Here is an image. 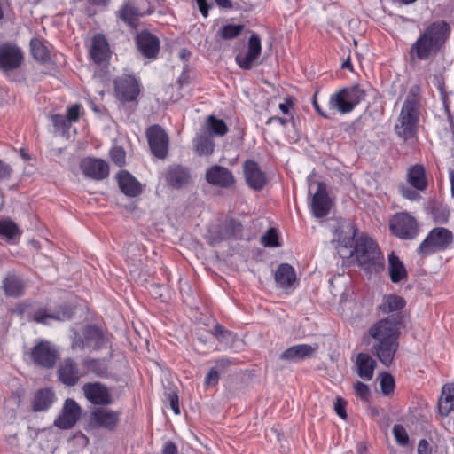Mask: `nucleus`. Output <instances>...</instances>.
Instances as JSON below:
<instances>
[{"mask_svg":"<svg viewBox=\"0 0 454 454\" xmlns=\"http://www.w3.org/2000/svg\"><path fill=\"white\" fill-rule=\"evenodd\" d=\"M109 52V44L106 38L100 34L94 35L90 51L92 60L97 64H101L107 60Z\"/></svg>","mask_w":454,"mask_h":454,"instance_id":"obj_24","label":"nucleus"},{"mask_svg":"<svg viewBox=\"0 0 454 454\" xmlns=\"http://www.w3.org/2000/svg\"><path fill=\"white\" fill-rule=\"evenodd\" d=\"M243 29H244L243 25L227 24V25H224L219 30L218 33H219L221 38L229 40V39L236 38L238 35H239V34L242 32Z\"/></svg>","mask_w":454,"mask_h":454,"instance_id":"obj_40","label":"nucleus"},{"mask_svg":"<svg viewBox=\"0 0 454 454\" xmlns=\"http://www.w3.org/2000/svg\"><path fill=\"white\" fill-rule=\"evenodd\" d=\"M161 454H178L176 445L171 441L167 442L163 446Z\"/></svg>","mask_w":454,"mask_h":454,"instance_id":"obj_59","label":"nucleus"},{"mask_svg":"<svg viewBox=\"0 0 454 454\" xmlns=\"http://www.w3.org/2000/svg\"><path fill=\"white\" fill-rule=\"evenodd\" d=\"M206 180L208 184L221 188H229L235 183L233 174L225 167L215 165L206 171Z\"/></svg>","mask_w":454,"mask_h":454,"instance_id":"obj_18","label":"nucleus"},{"mask_svg":"<svg viewBox=\"0 0 454 454\" xmlns=\"http://www.w3.org/2000/svg\"><path fill=\"white\" fill-rule=\"evenodd\" d=\"M243 171L246 183L250 188L255 191L264 188L267 183L265 173L254 160H246L243 164Z\"/></svg>","mask_w":454,"mask_h":454,"instance_id":"obj_16","label":"nucleus"},{"mask_svg":"<svg viewBox=\"0 0 454 454\" xmlns=\"http://www.w3.org/2000/svg\"><path fill=\"white\" fill-rule=\"evenodd\" d=\"M220 380V372L216 368H210L205 376L206 387L216 386Z\"/></svg>","mask_w":454,"mask_h":454,"instance_id":"obj_50","label":"nucleus"},{"mask_svg":"<svg viewBox=\"0 0 454 454\" xmlns=\"http://www.w3.org/2000/svg\"><path fill=\"white\" fill-rule=\"evenodd\" d=\"M380 389L384 395H389L395 389V380L388 372H382L380 374Z\"/></svg>","mask_w":454,"mask_h":454,"instance_id":"obj_44","label":"nucleus"},{"mask_svg":"<svg viewBox=\"0 0 454 454\" xmlns=\"http://www.w3.org/2000/svg\"><path fill=\"white\" fill-rule=\"evenodd\" d=\"M91 420L99 427L114 431L120 421V412L107 408H96L91 412Z\"/></svg>","mask_w":454,"mask_h":454,"instance_id":"obj_20","label":"nucleus"},{"mask_svg":"<svg viewBox=\"0 0 454 454\" xmlns=\"http://www.w3.org/2000/svg\"><path fill=\"white\" fill-rule=\"evenodd\" d=\"M25 286H3L4 293L8 296L17 297L24 293Z\"/></svg>","mask_w":454,"mask_h":454,"instance_id":"obj_55","label":"nucleus"},{"mask_svg":"<svg viewBox=\"0 0 454 454\" xmlns=\"http://www.w3.org/2000/svg\"><path fill=\"white\" fill-rule=\"evenodd\" d=\"M81 407L74 399L66 400L61 414L55 419L54 426L60 429L72 428L81 417Z\"/></svg>","mask_w":454,"mask_h":454,"instance_id":"obj_12","label":"nucleus"},{"mask_svg":"<svg viewBox=\"0 0 454 454\" xmlns=\"http://www.w3.org/2000/svg\"><path fill=\"white\" fill-rule=\"evenodd\" d=\"M417 87L411 88L403 107L401 109L398 122L395 127L397 136L404 141L416 137L419 120V100L417 95Z\"/></svg>","mask_w":454,"mask_h":454,"instance_id":"obj_4","label":"nucleus"},{"mask_svg":"<svg viewBox=\"0 0 454 454\" xmlns=\"http://www.w3.org/2000/svg\"><path fill=\"white\" fill-rule=\"evenodd\" d=\"M120 190L129 197H136L141 193L140 183L128 171L121 170L117 175Z\"/></svg>","mask_w":454,"mask_h":454,"instance_id":"obj_25","label":"nucleus"},{"mask_svg":"<svg viewBox=\"0 0 454 454\" xmlns=\"http://www.w3.org/2000/svg\"><path fill=\"white\" fill-rule=\"evenodd\" d=\"M393 434L399 445L404 447L409 444L408 434L402 425L396 424L393 427Z\"/></svg>","mask_w":454,"mask_h":454,"instance_id":"obj_45","label":"nucleus"},{"mask_svg":"<svg viewBox=\"0 0 454 454\" xmlns=\"http://www.w3.org/2000/svg\"><path fill=\"white\" fill-rule=\"evenodd\" d=\"M51 120L57 132H61L63 135L68 133L71 123L66 116L62 114H52Z\"/></svg>","mask_w":454,"mask_h":454,"instance_id":"obj_42","label":"nucleus"},{"mask_svg":"<svg viewBox=\"0 0 454 454\" xmlns=\"http://www.w3.org/2000/svg\"><path fill=\"white\" fill-rule=\"evenodd\" d=\"M117 98L122 102H130L139 94V84L137 79L131 75H123L114 81Z\"/></svg>","mask_w":454,"mask_h":454,"instance_id":"obj_13","label":"nucleus"},{"mask_svg":"<svg viewBox=\"0 0 454 454\" xmlns=\"http://www.w3.org/2000/svg\"><path fill=\"white\" fill-rule=\"evenodd\" d=\"M434 221L437 223L444 224L447 223L450 217V212L448 209H437L434 213Z\"/></svg>","mask_w":454,"mask_h":454,"instance_id":"obj_54","label":"nucleus"},{"mask_svg":"<svg viewBox=\"0 0 454 454\" xmlns=\"http://www.w3.org/2000/svg\"><path fill=\"white\" fill-rule=\"evenodd\" d=\"M135 41L137 50L145 58H156L160 51V40L156 35L144 30L137 33Z\"/></svg>","mask_w":454,"mask_h":454,"instance_id":"obj_15","label":"nucleus"},{"mask_svg":"<svg viewBox=\"0 0 454 454\" xmlns=\"http://www.w3.org/2000/svg\"><path fill=\"white\" fill-rule=\"evenodd\" d=\"M83 335L86 346L91 347L95 350L103 348L106 344L103 332L95 325H87Z\"/></svg>","mask_w":454,"mask_h":454,"instance_id":"obj_28","label":"nucleus"},{"mask_svg":"<svg viewBox=\"0 0 454 454\" xmlns=\"http://www.w3.org/2000/svg\"><path fill=\"white\" fill-rule=\"evenodd\" d=\"M80 167L84 176L95 180H103L109 175V166L101 159H83Z\"/></svg>","mask_w":454,"mask_h":454,"instance_id":"obj_17","label":"nucleus"},{"mask_svg":"<svg viewBox=\"0 0 454 454\" xmlns=\"http://www.w3.org/2000/svg\"><path fill=\"white\" fill-rule=\"evenodd\" d=\"M196 2L200 9V12L205 18H207L209 10V5L207 4V0H196Z\"/></svg>","mask_w":454,"mask_h":454,"instance_id":"obj_62","label":"nucleus"},{"mask_svg":"<svg viewBox=\"0 0 454 454\" xmlns=\"http://www.w3.org/2000/svg\"><path fill=\"white\" fill-rule=\"evenodd\" d=\"M262 54V43L260 36L253 33L245 51H239L235 56L236 64L242 70H250L256 65L257 59Z\"/></svg>","mask_w":454,"mask_h":454,"instance_id":"obj_8","label":"nucleus"},{"mask_svg":"<svg viewBox=\"0 0 454 454\" xmlns=\"http://www.w3.org/2000/svg\"><path fill=\"white\" fill-rule=\"evenodd\" d=\"M418 454H430L431 450L427 440L421 439L418 444Z\"/></svg>","mask_w":454,"mask_h":454,"instance_id":"obj_60","label":"nucleus"},{"mask_svg":"<svg viewBox=\"0 0 454 454\" xmlns=\"http://www.w3.org/2000/svg\"><path fill=\"white\" fill-rule=\"evenodd\" d=\"M55 400V394L50 388H42L35 392L32 402V410L35 412L47 411Z\"/></svg>","mask_w":454,"mask_h":454,"instance_id":"obj_30","label":"nucleus"},{"mask_svg":"<svg viewBox=\"0 0 454 454\" xmlns=\"http://www.w3.org/2000/svg\"><path fill=\"white\" fill-rule=\"evenodd\" d=\"M18 231V226L12 221H0V236L12 239L15 237Z\"/></svg>","mask_w":454,"mask_h":454,"instance_id":"obj_43","label":"nucleus"},{"mask_svg":"<svg viewBox=\"0 0 454 454\" xmlns=\"http://www.w3.org/2000/svg\"><path fill=\"white\" fill-rule=\"evenodd\" d=\"M80 109L81 106L79 104H74L67 109V119L72 124L76 122L80 117Z\"/></svg>","mask_w":454,"mask_h":454,"instance_id":"obj_52","label":"nucleus"},{"mask_svg":"<svg viewBox=\"0 0 454 454\" xmlns=\"http://www.w3.org/2000/svg\"><path fill=\"white\" fill-rule=\"evenodd\" d=\"M399 189H400V192H401L402 195L405 199H408L410 200L415 201V200H418L420 198V195H419V193L417 191H415V190H413V189H411V188H410L408 186H405V185L403 184V185H401L399 187Z\"/></svg>","mask_w":454,"mask_h":454,"instance_id":"obj_53","label":"nucleus"},{"mask_svg":"<svg viewBox=\"0 0 454 454\" xmlns=\"http://www.w3.org/2000/svg\"><path fill=\"white\" fill-rule=\"evenodd\" d=\"M206 131L210 137H223L227 134L229 129L222 119H218L214 115H209L205 123Z\"/></svg>","mask_w":454,"mask_h":454,"instance_id":"obj_35","label":"nucleus"},{"mask_svg":"<svg viewBox=\"0 0 454 454\" xmlns=\"http://www.w3.org/2000/svg\"><path fill=\"white\" fill-rule=\"evenodd\" d=\"M355 365L359 378L364 380H371L373 378L377 363L370 354H357Z\"/></svg>","mask_w":454,"mask_h":454,"instance_id":"obj_23","label":"nucleus"},{"mask_svg":"<svg viewBox=\"0 0 454 454\" xmlns=\"http://www.w3.org/2000/svg\"><path fill=\"white\" fill-rule=\"evenodd\" d=\"M146 137L152 153L159 158L164 159L168 149V136L159 125H153L146 130Z\"/></svg>","mask_w":454,"mask_h":454,"instance_id":"obj_10","label":"nucleus"},{"mask_svg":"<svg viewBox=\"0 0 454 454\" xmlns=\"http://www.w3.org/2000/svg\"><path fill=\"white\" fill-rule=\"evenodd\" d=\"M291 98H286L284 103L279 104V109L284 114H288L292 106Z\"/></svg>","mask_w":454,"mask_h":454,"instance_id":"obj_64","label":"nucleus"},{"mask_svg":"<svg viewBox=\"0 0 454 454\" xmlns=\"http://www.w3.org/2000/svg\"><path fill=\"white\" fill-rule=\"evenodd\" d=\"M71 317L72 313L70 311L49 313L45 309H39L34 312L33 320L39 324L48 325L49 319L64 321L66 319L71 318Z\"/></svg>","mask_w":454,"mask_h":454,"instance_id":"obj_34","label":"nucleus"},{"mask_svg":"<svg viewBox=\"0 0 454 454\" xmlns=\"http://www.w3.org/2000/svg\"><path fill=\"white\" fill-rule=\"evenodd\" d=\"M31 53L33 57L43 63L50 60V52L47 47L37 38L30 41Z\"/></svg>","mask_w":454,"mask_h":454,"instance_id":"obj_38","label":"nucleus"},{"mask_svg":"<svg viewBox=\"0 0 454 454\" xmlns=\"http://www.w3.org/2000/svg\"><path fill=\"white\" fill-rule=\"evenodd\" d=\"M438 409L442 417H447L451 411H454V383L442 387Z\"/></svg>","mask_w":454,"mask_h":454,"instance_id":"obj_31","label":"nucleus"},{"mask_svg":"<svg viewBox=\"0 0 454 454\" xmlns=\"http://www.w3.org/2000/svg\"><path fill=\"white\" fill-rule=\"evenodd\" d=\"M30 358L35 365L51 369L54 367L59 353L50 341L42 340L31 349Z\"/></svg>","mask_w":454,"mask_h":454,"instance_id":"obj_9","label":"nucleus"},{"mask_svg":"<svg viewBox=\"0 0 454 454\" xmlns=\"http://www.w3.org/2000/svg\"><path fill=\"white\" fill-rule=\"evenodd\" d=\"M401 325L402 317L399 315H391L379 320L368 330V335L371 338L368 342V345H371V353L387 367L393 364L398 350Z\"/></svg>","mask_w":454,"mask_h":454,"instance_id":"obj_2","label":"nucleus"},{"mask_svg":"<svg viewBox=\"0 0 454 454\" xmlns=\"http://www.w3.org/2000/svg\"><path fill=\"white\" fill-rule=\"evenodd\" d=\"M262 244L265 247H277L278 246V236L275 229L270 228L262 237Z\"/></svg>","mask_w":454,"mask_h":454,"instance_id":"obj_47","label":"nucleus"},{"mask_svg":"<svg viewBox=\"0 0 454 454\" xmlns=\"http://www.w3.org/2000/svg\"><path fill=\"white\" fill-rule=\"evenodd\" d=\"M365 96V90L359 85L343 88L333 93L328 100V108L332 111V117L336 113L349 114L364 99Z\"/></svg>","mask_w":454,"mask_h":454,"instance_id":"obj_5","label":"nucleus"},{"mask_svg":"<svg viewBox=\"0 0 454 454\" xmlns=\"http://www.w3.org/2000/svg\"><path fill=\"white\" fill-rule=\"evenodd\" d=\"M408 183L418 191H424L427 187L426 170L423 165L415 164L408 168Z\"/></svg>","mask_w":454,"mask_h":454,"instance_id":"obj_27","label":"nucleus"},{"mask_svg":"<svg viewBox=\"0 0 454 454\" xmlns=\"http://www.w3.org/2000/svg\"><path fill=\"white\" fill-rule=\"evenodd\" d=\"M389 228L394 235L402 239H413L419 232L417 220L407 212L394 215Z\"/></svg>","mask_w":454,"mask_h":454,"instance_id":"obj_7","label":"nucleus"},{"mask_svg":"<svg viewBox=\"0 0 454 454\" xmlns=\"http://www.w3.org/2000/svg\"><path fill=\"white\" fill-rule=\"evenodd\" d=\"M311 210L317 218L326 216L330 211V200L324 183H317V190L311 200Z\"/></svg>","mask_w":454,"mask_h":454,"instance_id":"obj_21","label":"nucleus"},{"mask_svg":"<svg viewBox=\"0 0 454 454\" xmlns=\"http://www.w3.org/2000/svg\"><path fill=\"white\" fill-rule=\"evenodd\" d=\"M445 110L447 114V124L445 126V130L450 131L451 134V140L454 142V119L447 106H445Z\"/></svg>","mask_w":454,"mask_h":454,"instance_id":"obj_57","label":"nucleus"},{"mask_svg":"<svg viewBox=\"0 0 454 454\" xmlns=\"http://www.w3.org/2000/svg\"><path fill=\"white\" fill-rule=\"evenodd\" d=\"M275 121L278 122L281 126H286L287 123V119L278 116H272L266 121V125H270Z\"/></svg>","mask_w":454,"mask_h":454,"instance_id":"obj_63","label":"nucleus"},{"mask_svg":"<svg viewBox=\"0 0 454 454\" xmlns=\"http://www.w3.org/2000/svg\"><path fill=\"white\" fill-rule=\"evenodd\" d=\"M450 31V26L445 20L432 22L411 44V58L426 60L435 56L449 39Z\"/></svg>","mask_w":454,"mask_h":454,"instance_id":"obj_3","label":"nucleus"},{"mask_svg":"<svg viewBox=\"0 0 454 454\" xmlns=\"http://www.w3.org/2000/svg\"><path fill=\"white\" fill-rule=\"evenodd\" d=\"M356 228L352 223L340 224L335 230L336 250L342 258L354 256L369 280H379L385 274L384 255L378 244L368 235L362 234L355 240Z\"/></svg>","mask_w":454,"mask_h":454,"instance_id":"obj_1","label":"nucleus"},{"mask_svg":"<svg viewBox=\"0 0 454 454\" xmlns=\"http://www.w3.org/2000/svg\"><path fill=\"white\" fill-rule=\"evenodd\" d=\"M405 300L396 294H387L383 296L380 309L383 313H391L404 308Z\"/></svg>","mask_w":454,"mask_h":454,"instance_id":"obj_36","label":"nucleus"},{"mask_svg":"<svg viewBox=\"0 0 454 454\" xmlns=\"http://www.w3.org/2000/svg\"><path fill=\"white\" fill-rule=\"evenodd\" d=\"M354 391H355L356 397L360 398L362 401H364V402L369 401L370 388L366 384H364L361 381H357L354 385Z\"/></svg>","mask_w":454,"mask_h":454,"instance_id":"obj_49","label":"nucleus"},{"mask_svg":"<svg viewBox=\"0 0 454 454\" xmlns=\"http://www.w3.org/2000/svg\"><path fill=\"white\" fill-rule=\"evenodd\" d=\"M313 106L316 109V111L324 118L325 119H331L332 118V111L327 107V109H323L318 102L317 101V93L314 94L313 101H312Z\"/></svg>","mask_w":454,"mask_h":454,"instance_id":"obj_56","label":"nucleus"},{"mask_svg":"<svg viewBox=\"0 0 454 454\" xmlns=\"http://www.w3.org/2000/svg\"><path fill=\"white\" fill-rule=\"evenodd\" d=\"M21 50L14 43L0 44V70L9 72L19 68L23 61Z\"/></svg>","mask_w":454,"mask_h":454,"instance_id":"obj_11","label":"nucleus"},{"mask_svg":"<svg viewBox=\"0 0 454 454\" xmlns=\"http://www.w3.org/2000/svg\"><path fill=\"white\" fill-rule=\"evenodd\" d=\"M346 402L341 399L338 398L335 404H334V410L338 416H340L341 419L347 418V413L345 411Z\"/></svg>","mask_w":454,"mask_h":454,"instance_id":"obj_58","label":"nucleus"},{"mask_svg":"<svg viewBox=\"0 0 454 454\" xmlns=\"http://www.w3.org/2000/svg\"><path fill=\"white\" fill-rule=\"evenodd\" d=\"M58 379L64 385L73 387L81 378L78 364L72 358H66L58 368Z\"/></svg>","mask_w":454,"mask_h":454,"instance_id":"obj_19","label":"nucleus"},{"mask_svg":"<svg viewBox=\"0 0 454 454\" xmlns=\"http://www.w3.org/2000/svg\"><path fill=\"white\" fill-rule=\"evenodd\" d=\"M231 364V361L229 358H221L215 361L217 370L224 371Z\"/></svg>","mask_w":454,"mask_h":454,"instance_id":"obj_61","label":"nucleus"},{"mask_svg":"<svg viewBox=\"0 0 454 454\" xmlns=\"http://www.w3.org/2000/svg\"><path fill=\"white\" fill-rule=\"evenodd\" d=\"M166 179L173 188H181L190 181L188 168L182 166H173L168 169Z\"/></svg>","mask_w":454,"mask_h":454,"instance_id":"obj_26","label":"nucleus"},{"mask_svg":"<svg viewBox=\"0 0 454 454\" xmlns=\"http://www.w3.org/2000/svg\"><path fill=\"white\" fill-rule=\"evenodd\" d=\"M453 233L443 227L432 229L418 247V253L429 255L445 250L453 242Z\"/></svg>","mask_w":454,"mask_h":454,"instance_id":"obj_6","label":"nucleus"},{"mask_svg":"<svg viewBox=\"0 0 454 454\" xmlns=\"http://www.w3.org/2000/svg\"><path fill=\"white\" fill-rule=\"evenodd\" d=\"M317 349V346L297 344L286 348L281 353L279 357L285 361L298 362L311 357Z\"/></svg>","mask_w":454,"mask_h":454,"instance_id":"obj_22","label":"nucleus"},{"mask_svg":"<svg viewBox=\"0 0 454 454\" xmlns=\"http://www.w3.org/2000/svg\"><path fill=\"white\" fill-rule=\"evenodd\" d=\"M166 396L170 403V408L174 411L175 414H180L179 408V398L176 391L175 389H170L168 393H166Z\"/></svg>","mask_w":454,"mask_h":454,"instance_id":"obj_51","label":"nucleus"},{"mask_svg":"<svg viewBox=\"0 0 454 454\" xmlns=\"http://www.w3.org/2000/svg\"><path fill=\"white\" fill-rule=\"evenodd\" d=\"M195 151L200 156H208L214 153L215 143L209 135L206 133L198 134L193 140Z\"/></svg>","mask_w":454,"mask_h":454,"instance_id":"obj_33","label":"nucleus"},{"mask_svg":"<svg viewBox=\"0 0 454 454\" xmlns=\"http://www.w3.org/2000/svg\"><path fill=\"white\" fill-rule=\"evenodd\" d=\"M212 333L218 340V341L225 343L233 341L235 337V334L231 331L225 329L219 324H216L214 326Z\"/></svg>","mask_w":454,"mask_h":454,"instance_id":"obj_41","label":"nucleus"},{"mask_svg":"<svg viewBox=\"0 0 454 454\" xmlns=\"http://www.w3.org/2000/svg\"><path fill=\"white\" fill-rule=\"evenodd\" d=\"M83 366L87 369L88 372H90L98 377H105L108 372L106 364L101 359H85L83 361Z\"/></svg>","mask_w":454,"mask_h":454,"instance_id":"obj_39","label":"nucleus"},{"mask_svg":"<svg viewBox=\"0 0 454 454\" xmlns=\"http://www.w3.org/2000/svg\"><path fill=\"white\" fill-rule=\"evenodd\" d=\"M388 270L392 282L397 283L406 279V269L399 257L394 253L388 255Z\"/></svg>","mask_w":454,"mask_h":454,"instance_id":"obj_32","label":"nucleus"},{"mask_svg":"<svg viewBox=\"0 0 454 454\" xmlns=\"http://www.w3.org/2000/svg\"><path fill=\"white\" fill-rule=\"evenodd\" d=\"M277 284H294L296 273L293 266L288 263H281L275 272Z\"/></svg>","mask_w":454,"mask_h":454,"instance_id":"obj_37","label":"nucleus"},{"mask_svg":"<svg viewBox=\"0 0 454 454\" xmlns=\"http://www.w3.org/2000/svg\"><path fill=\"white\" fill-rule=\"evenodd\" d=\"M152 290H150V294L155 299H160L162 302H167L171 295L169 294H164L163 291L168 293L170 286H151Z\"/></svg>","mask_w":454,"mask_h":454,"instance_id":"obj_46","label":"nucleus"},{"mask_svg":"<svg viewBox=\"0 0 454 454\" xmlns=\"http://www.w3.org/2000/svg\"><path fill=\"white\" fill-rule=\"evenodd\" d=\"M111 160L119 167L125 164L126 153L125 151L120 146H114L110 151Z\"/></svg>","mask_w":454,"mask_h":454,"instance_id":"obj_48","label":"nucleus"},{"mask_svg":"<svg viewBox=\"0 0 454 454\" xmlns=\"http://www.w3.org/2000/svg\"><path fill=\"white\" fill-rule=\"evenodd\" d=\"M82 391L86 399L94 405H108L112 403L111 394L101 382L85 383Z\"/></svg>","mask_w":454,"mask_h":454,"instance_id":"obj_14","label":"nucleus"},{"mask_svg":"<svg viewBox=\"0 0 454 454\" xmlns=\"http://www.w3.org/2000/svg\"><path fill=\"white\" fill-rule=\"evenodd\" d=\"M118 18L124 22L128 27L136 28L138 25V20L141 16L139 9L130 2H126L119 9L117 12Z\"/></svg>","mask_w":454,"mask_h":454,"instance_id":"obj_29","label":"nucleus"}]
</instances>
